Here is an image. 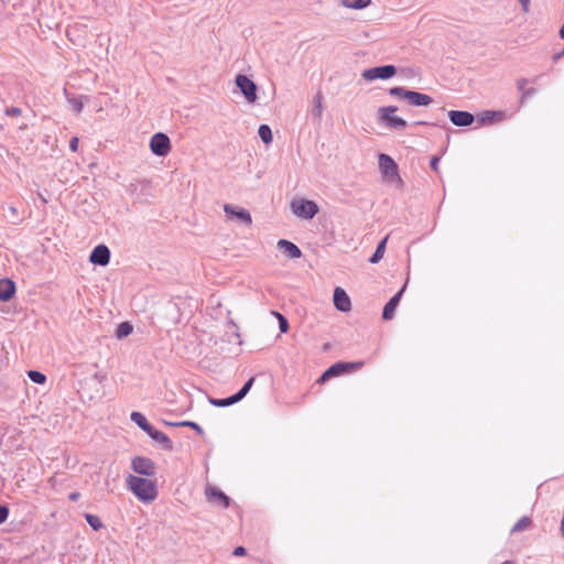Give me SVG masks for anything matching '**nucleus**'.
<instances>
[{"label":"nucleus","mask_w":564,"mask_h":564,"mask_svg":"<svg viewBox=\"0 0 564 564\" xmlns=\"http://www.w3.org/2000/svg\"><path fill=\"white\" fill-rule=\"evenodd\" d=\"M68 102L70 104L74 112L79 113L83 110L84 105H83V101H82V97H79V98H76V97L69 98Z\"/></svg>","instance_id":"obj_35"},{"label":"nucleus","mask_w":564,"mask_h":564,"mask_svg":"<svg viewBox=\"0 0 564 564\" xmlns=\"http://www.w3.org/2000/svg\"><path fill=\"white\" fill-rule=\"evenodd\" d=\"M527 84H528V79H525V78L518 79V82H517L518 89L523 93L525 90Z\"/></svg>","instance_id":"obj_42"},{"label":"nucleus","mask_w":564,"mask_h":564,"mask_svg":"<svg viewBox=\"0 0 564 564\" xmlns=\"http://www.w3.org/2000/svg\"><path fill=\"white\" fill-rule=\"evenodd\" d=\"M206 496L209 501H215L225 508L230 505V498L216 487H208L206 489Z\"/></svg>","instance_id":"obj_18"},{"label":"nucleus","mask_w":564,"mask_h":564,"mask_svg":"<svg viewBox=\"0 0 564 564\" xmlns=\"http://www.w3.org/2000/svg\"><path fill=\"white\" fill-rule=\"evenodd\" d=\"M224 212L228 216L236 217L241 224L246 226H250L252 224L251 214L246 208H237L230 204H225Z\"/></svg>","instance_id":"obj_12"},{"label":"nucleus","mask_w":564,"mask_h":564,"mask_svg":"<svg viewBox=\"0 0 564 564\" xmlns=\"http://www.w3.org/2000/svg\"><path fill=\"white\" fill-rule=\"evenodd\" d=\"M563 56H564V47H563L560 52L555 53V54L552 56V58H553V61H554V62H557V61H560Z\"/></svg>","instance_id":"obj_46"},{"label":"nucleus","mask_w":564,"mask_h":564,"mask_svg":"<svg viewBox=\"0 0 564 564\" xmlns=\"http://www.w3.org/2000/svg\"><path fill=\"white\" fill-rule=\"evenodd\" d=\"M236 85L248 102L257 100V85L249 77L242 74L237 75Z\"/></svg>","instance_id":"obj_8"},{"label":"nucleus","mask_w":564,"mask_h":564,"mask_svg":"<svg viewBox=\"0 0 564 564\" xmlns=\"http://www.w3.org/2000/svg\"><path fill=\"white\" fill-rule=\"evenodd\" d=\"M150 150L156 156H166L171 151V140L167 134L156 132L150 140Z\"/></svg>","instance_id":"obj_5"},{"label":"nucleus","mask_w":564,"mask_h":564,"mask_svg":"<svg viewBox=\"0 0 564 564\" xmlns=\"http://www.w3.org/2000/svg\"><path fill=\"white\" fill-rule=\"evenodd\" d=\"M69 149L73 151V152H76L77 149H78V138L77 137H73L69 141Z\"/></svg>","instance_id":"obj_41"},{"label":"nucleus","mask_w":564,"mask_h":564,"mask_svg":"<svg viewBox=\"0 0 564 564\" xmlns=\"http://www.w3.org/2000/svg\"><path fill=\"white\" fill-rule=\"evenodd\" d=\"M176 422H167V421H164V424L167 425V426H177L175 425Z\"/></svg>","instance_id":"obj_49"},{"label":"nucleus","mask_w":564,"mask_h":564,"mask_svg":"<svg viewBox=\"0 0 564 564\" xmlns=\"http://www.w3.org/2000/svg\"><path fill=\"white\" fill-rule=\"evenodd\" d=\"M415 124H423V126H427L430 124L427 121H417L415 122Z\"/></svg>","instance_id":"obj_51"},{"label":"nucleus","mask_w":564,"mask_h":564,"mask_svg":"<svg viewBox=\"0 0 564 564\" xmlns=\"http://www.w3.org/2000/svg\"><path fill=\"white\" fill-rule=\"evenodd\" d=\"M175 425H180V426H188V430H194L196 431V433L198 435H204V430L202 429V426L199 424H197L196 422H193V421H182V422H177L175 423Z\"/></svg>","instance_id":"obj_34"},{"label":"nucleus","mask_w":564,"mask_h":564,"mask_svg":"<svg viewBox=\"0 0 564 564\" xmlns=\"http://www.w3.org/2000/svg\"><path fill=\"white\" fill-rule=\"evenodd\" d=\"M30 380L37 384H44L46 382V376L37 370L28 371Z\"/></svg>","instance_id":"obj_32"},{"label":"nucleus","mask_w":564,"mask_h":564,"mask_svg":"<svg viewBox=\"0 0 564 564\" xmlns=\"http://www.w3.org/2000/svg\"><path fill=\"white\" fill-rule=\"evenodd\" d=\"M334 305L335 307L340 312H348L351 308V303L348 294L345 290L337 286L334 290V296H333Z\"/></svg>","instance_id":"obj_13"},{"label":"nucleus","mask_w":564,"mask_h":564,"mask_svg":"<svg viewBox=\"0 0 564 564\" xmlns=\"http://www.w3.org/2000/svg\"><path fill=\"white\" fill-rule=\"evenodd\" d=\"M531 524L532 520L529 517L524 516L514 523V525L511 528V533L524 531L529 529Z\"/></svg>","instance_id":"obj_26"},{"label":"nucleus","mask_w":564,"mask_h":564,"mask_svg":"<svg viewBox=\"0 0 564 564\" xmlns=\"http://www.w3.org/2000/svg\"><path fill=\"white\" fill-rule=\"evenodd\" d=\"M558 34H560V37L564 40V22H563V25L560 29Z\"/></svg>","instance_id":"obj_48"},{"label":"nucleus","mask_w":564,"mask_h":564,"mask_svg":"<svg viewBox=\"0 0 564 564\" xmlns=\"http://www.w3.org/2000/svg\"><path fill=\"white\" fill-rule=\"evenodd\" d=\"M130 419L145 433H148L152 427V425L148 422L147 417L141 412L133 411L130 414Z\"/></svg>","instance_id":"obj_21"},{"label":"nucleus","mask_w":564,"mask_h":564,"mask_svg":"<svg viewBox=\"0 0 564 564\" xmlns=\"http://www.w3.org/2000/svg\"><path fill=\"white\" fill-rule=\"evenodd\" d=\"M501 564H517V562L508 560V561L502 562Z\"/></svg>","instance_id":"obj_50"},{"label":"nucleus","mask_w":564,"mask_h":564,"mask_svg":"<svg viewBox=\"0 0 564 564\" xmlns=\"http://www.w3.org/2000/svg\"><path fill=\"white\" fill-rule=\"evenodd\" d=\"M448 118L451 122L457 127H468L475 121L474 115L464 110H451L448 112Z\"/></svg>","instance_id":"obj_11"},{"label":"nucleus","mask_w":564,"mask_h":564,"mask_svg":"<svg viewBox=\"0 0 564 564\" xmlns=\"http://www.w3.org/2000/svg\"><path fill=\"white\" fill-rule=\"evenodd\" d=\"M239 402V400L236 398L235 394L224 398V399H209V403L217 408H225L232 405L235 403Z\"/></svg>","instance_id":"obj_25"},{"label":"nucleus","mask_w":564,"mask_h":564,"mask_svg":"<svg viewBox=\"0 0 564 564\" xmlns=\"http://www.w3.org/2000/svg\"><path fill=\"white\" fill-rule=\"evenodd\" d=\"M371 0H340V4L345 8L360 10L370 4Z\"/></svg>","instance_id":"obj_24"},{"label":"nucleus","mask_w":564,"mask_h":564,"mask_svg":"<svg viewBox=\"0 0 564 564\" xmlns=\"http://www.w3.org/2000/svg\"><path fill=\"white\" fill-rule=\"evenodd\" d=\"M387 241H388V236L384 237L377 246L375 252L372 253V256L369 258V262L375 264V263H378L382 258H383V254H384V251H386V245H387Z\"/></svg>","instance_id":"obj_22"},{"label":"nucleus","mask_w":564,"mask_h":564,"mask_svg":"<svg viewBox=\"0 0 564 564\" xmlns=\"http://www.w3.org/2000/svg\"><path fill=\"white\" fill-rule=\"evenodd\" d=\"M397 74V67L394 65L388 64L382 66H376L368 69H365L361 74L362 78L372 82L376 79H389Z\"/></svg>","instance_id":"obj_4"},{"label":"nucleus","mask_w":564,"mask_h":564,"mask_svg":"<svg viewBox=\"0 0 564 564\" xmlns=\"http://www.w3.org/2000/svg\"><path fill=\"white\" fill-rule=\"evenodd\" d=\"M85 519L95 531H98L104 527L100 518L95 514L86 513Z\"/></svg>","instance_id":"obj_30"},{"label":"nucleus","mask_w":564,"mask_h":564,"mask_svg":"<svg viewBox=\"0 0 564 564\" xmlns=\"http://www.w3.org/2000/svg\"><path fill=\"white\" fill-rule=\"evenodd\" d=\"M126 482L132 494L143 502H151L158 497V487L152 479L129 475Z\"/></svg>","instance_id":"obj_1"},{"label":"nucleus","mask_w":564,"mask_h":564,"mask_svg":"<svg viewBox=\"0 0 564 564\" xmlns=\"http://www.w3.org/2000/svg\"><path fill=\"white\" fill-rule=\"evenodd\" d=\"M409 93V89H405L404 87L395 86L389 89V95L399 99H406V95Z\"/></svg>","instance_id":"obj_33"},{"label":"nucleus","mask_w":564,"mask_h":564,"mask_svg":"<svg viewBox=\"0 0 564 564\" xmlns=\"http://www.w3.org/2000/svg\"><path fill=\"white\" fill-rule=\"evenodd\" d=\"M89 261L97 265H107L110 261L109 248L106 245L96 246L90 252Z\"/></svg>","instance_id":"obj_10"},{"label":"nucleus","mask_w":564,"mask_h":564,"mask_svg":"<svg viewBox=\"0 0 564 564\" xmlns=\"http://www.w3.org/2000/svg\"><path fill=\"white\" fill-rule=\"evenodd\" d=\"M276 246L284 254L291 259H299L302 257L301 249L290 240L280 239Z\"/></svg>","instance_id":"obj_17"},{"label":"nucleus","mask_w":564,"mask_h":564,"mask_svg":"<svg viewBox=\"0 0 564 564\" xmlns=\"http://www.w3.org/2000/svg\"><path fill=\"white\" fill-rule=\"evenodd\" d=\"M405 100L410 106L414 107H426L433 102L431 96L414 90H409Z\"/></svg>","instance_id":"obj_14"},{"label":"nucleus","mask_w":564,"mask_h":564,"mask_svg":"<svg viewBox=\"0 0 564 564\" xmlns=\"http://www.w3.org/2000/svg\"><path fill=\"white\" fill-rule=\"evenodd\" d=\"M334 378L333 375H329L328 373V368L322 373V376L318 378L317 382L318 383H324L326 382L327 380Z\"/></svg>","instance_id":"obj_39"},{"label":"nucleus","mask_w":564,"mask_h":564,"mask_svg":"<svg viewBox=\"0 0 564 564\" xmlns=\"http://www.w3.org/2000/svg\"><path fill=\"white\" fill-rule=\"evenodd\" d=\"M93 378L98 382V383H104L106 380H107V373L106 372H102V371H96L93 376Z\"/></svg>","instance_id":"obj_38"},{"label":"nucleus","mask_w":564,"mask_h":564,"mask_svg":"<svg viewBox=\"0 0 564 564\" xmlns=\"http://www.w3.org/2000/svg\"><path fill=\"white\" fill-rule=\"evenodd\" d=\"M506 113L503 111H484L478 116L479 122L481 124H488L492 122H500L505 120Z\"/></svg>","instance_id":"obj_20"},{"label":"nucleus","mask_w":564,"mask_h":564,"mask_svg":"<svg viewBox=\"0 0 564 564\" xmlns=\"http://www.w3.org/2000/svg\"><path fill=\"white\" fill-rule=\"evenodd\" d=\"M79 497H80V494L77 491L70 492L68 496L69 500H72V501H77L79 499Z\"/></svg>","instance_id":"obj_47"},{"label":"nucleus","mask_w":564,"mask_h":564,"mask_svg":"<svg viewBox=\"0 0 564 564\" xmlns=\"http://www.w3.org/2000/svg\"><path fill=\"white\" fill-rule=\"evenodd\" d=\"M291 209L294 215L303 219H312L318 213L317 204L304 198H294L291 203Z\"/></svg>","instance_id":"obj_2"},{"label":"nucleus","mask_w":564,"mask_h":564,"mask_svg":"<svg viewBox=\"0 0 564 564\" xmlns=\"http://www.w3.org/2000/svg\"><path fill=\"white\" fill-rule=\"evenodd\" d=\"M534 93H535V89H534V88L525 89V90L522 93L521 101H523L524 99L529 98V97H530V96H532Z\"/></svg>","instance_id":"obj_44"},{"label":"nucleus","mask_w":564,"mask_h":564,"mask_svg":"<svg viewBox=\"0 0 564 564\" xmlns=\"http://www.w3.org/2000/svg\"><path fill=\"white\" fill-rule=\"evenodd\" d=\"M397 111V106L381 107L378 110L379 120L391 129H404L408 122L403 118L395 116Z\"/></svg>","instance_id":"obj_3"},{"label":"nucleus","mask_w":564,"mask_h":564,"mask_svg":"<svg viewBox=\"0 0 564 564\" xmlns=\"http://www.w3.org/2000/svg\"><path fill=\"white\" fill-rule=\"evenodd\" d=\"M438 162H440V158L438 156H432L431 158V161H430V167L437 172L438 171Z\"/></svg>","instance_id":"obj_40"},{"label":"nucleus","mask_w":564,"mask_h":564,"mask_svg":"<svg viewBox=\"0 0 564 564\" xmlns=\"http://www.w3.org/2000/svg\"><path fill=\"white\" fill-rule=\"evenodd\" d=\"M404 288L405 285L399 291L397 292L389 301L388 303L383 306V311H382V318L384 321H390L393 318V315H394V311L397 308V306L399 305L400 303V300L402 297V294H403V291H404Z\"/></svg>","instance_id":"obj_15"},{"label":"nucleus","mask_w":564,"mask_h":564,"mask_svg":"<svg viewBox=\"0 0 564 564\" xmlns=\"http://www.w3.org/2000/svg\"><path fill=\"white\" fill-rule=\"evenodd\" d=\"M22 110L19 107H10L6 109V115L9 117H19L21 116Z\"/></svg>","instance_id":"obj_36"},{"label":"nucleus","mask_w":564,"mask_h":564,"mask_svg":"<svg viewBox=\"0 0 564 564\" xmlns=\"http://www.w3.org/2000/svg\"><path fill=\"white\" fill-rule=\"evenodd\" d=\"M258 134L265 144H270L273 140L272 130L268 124H261L258 129Z\"/></svg>","instance_id":"obj_27"},{"label":"nucleus","mask_w":564,"mask_h":564,"mask_svg":"<svg viewBox=\"0 0 564 564\" xmlns=\"http://www.w3.org/2000/svg\"><path fill=\"white\" fill-rule=\"evenodd\" d=\"M133 332V327L129 322H122L118 325L116 330L117 338L121 339L129 336Z\"/></svg>","instance_id":"obj_28"},{"label":"nucleus","mask_w":564,"mask_h":564,"mask_svg":"<svg viewBox=\"0 0 564 564\" xmlns=\"http://www.w3.org/2000/svg\"><path fill=\"white\" fill-rule=\"evenodd\" d=\"M379 169L381 174L389 180H397L398 182H401V178L398 174V164L388 154L381 153L379 154Z\"/></svg>","instance_id":"obj_7"},{"label":"nucleus","mask_w":564,"mask_h":564,"mask_svg":"<svg viewBox=\"0 0 564 564\" xmlns=\"http://www.w3.org/2000/svg\"><path fill=\"white\" fill-rule=\"evenodd\" d=\"M9 517V508L4 505H0V524L6 522Z\"/></svg>","instance_id":"obj_37"},{"label":"nucleus","mask_w":564,"mask_h":564,"mask_svg":"<svg viewBox=\"0 0 564 564\" xmlns=\"http://www.w3.org/2000/svg\"><path fill=\"white\" fill-rule=\"evenodd\" d=\"M364 361H338L328 367V373L333 375V377H338L345 373L359 370L364 367Z\"/></svg>","instance_id":"obj_9"},{"label":"nucleus","mask_w":564,"mask_h":564,"mask_svg":"<svg viewBox=\"0 0 564 564\" xmlns=\"http://www.w3.org/2000/svg\"><path fill=\"white\" fill-rule=\"evenodd\" d=\"M246 553H247V550L243 546H237V547H235V550L232 552V554L235 556H243V555H246Z\"/></svg>","instance_id":"obj_43"},{"label":"nucleus","mask_w":564,"mask_h":564,"mask_svg":"<svg viewBox=\"0 0 564 564\" xmlns=\"http://www.w3.org/2000/svg\"><path fill=\"white\" fill-rule=\"evenodd\" d=\"M272 313L278 318L280 332L283 333V334L288 333V330L290 328V324H289L288 318L283 314H281L279 312L273 311Z\"/></svg>","instance_id":"obj_31"},{"label":"nucleus","mask_w":564,"mask_h":564,"mask_svg":"<svg viewBox=\"0 0 564 564\" xmlns=\"http://www.w3.org/2000/svg\"><path fill=\"white\" fill-rule=\"evenodd\" d=\"M15 283L10 279L0 280V301H10L15 294Z\"/></svg>","instance_id":"obj_19"},{"label":"nucleus","mask_w":564,"mask_h":564,"mask_svg":"<svg viewBox=\"0 0 564 564\" xmlns=\"http://www.w3.org/2000/svg\"><path fill=\"white\" fill-rule=\"evenodd\" d=\"M154 442L159 443L164 451H173V442L163 432L156 430L154 426L147 433Z\"/></svg>","instance_id":"obj_16"},{"label":"nucleus","mask_w":564,"mask_h":564,"mask_svg":"<svg viewBox=\"0 0 564 564\" xmlns=\"http://www.w3.org/2000/svg\"><path fill=\"white\" fill-rule=\"evenodd\" d=\"M253 382H254V377H251L249 378L245 383L243 386L240 388L239 391H237L235 393L236 398L241 401L246 395L247 393L250 391V389L252 388L253 386Z\"/></svg>","instance_id":"obj_29"},{"label":"nucleus","mask_w":564,"mask_h":564,"mask_svg":"<svg viewBox=\"0 0 564 564\" xmlns=\"http://www.w3.org/2000/svg\"><path fill=\"white\" fill-rule=\"evenodd\" d=\"M522 9L524 12H528L529 11V7H530V0H519Z\"/></svg>","instance_id":"obj_45"},{"label":"nucleus","mask_w":564,"mask_h":564,"mask_svg":"<svg viewBox=\"0 0 564 564\" xmlns=\"http://www.w3.org/2000/svg\"><path fill=\"white\" fill-rule=\"evenodd\" d=\"M131 468L134 473L147 477H154L156 474L155 463L144 456L134 457L131 462Z\"/></svg>","instance_id":"obj_6"},{"label":"nucleus","mask_w":564,"mask_h":564,"mask_svg":"<svg viewBox=\"0 0 564 564\" xmlns=\"http://www.w3.org/2000/svg\"><path fill=\"white\" fill-rule=\"evenodd\" d=\"M323 113V96L317 93L313 99L312 115L315 119L321 120Z\"/></svg>","instance_id":"obj_23"}]
</instances>
